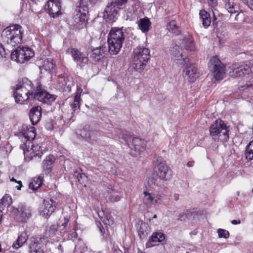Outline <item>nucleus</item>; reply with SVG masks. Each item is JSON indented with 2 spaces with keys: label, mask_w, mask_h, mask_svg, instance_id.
<instances>
[{
  "label": "nucleus",
  "mask_w": 253,
  "mask_h": 253,
  "mask_svg": "<svg viewBox=\"0 0 253 253\" xmlns=\"http://www.w3.org/2000/svg\"><path fill=\"white\" fill-rule=\"evenodd\" d=\"M13 95L15 102L20 104H27L34 99L49 104L54 101L56 96L46 91L41 84H39L34 93L30 81L27 79L20 81L13 86Z\"/></svg>",
  "instance_id": "obj_1"
},
{
  "label": "nucleus",
  "mask_w": 253,
  "mask_h": 253,
  "mask_svg": "<svg viewBox=\"0 0 253 253\" xmlns=\"http://www.w3.org/2000/svg\"><path fill=\"white\" fill-rule=\"evenodd\" d=\"M36 135L35 128L31 126H23L21 131L18 133L19 138L23 142V144L20 145V148L23 151L25 159L28 160H31L34 157L40 158L42 154L41 147L38 145H34L32 143Z\"/></svg>",
  "instance_id": "obj_2"
},
{
  "label": "nucleus",
  "mask_w": 253,
  "mask_h": 253,
  "mask_svg": "<svg viewBox=\"0 0 253 253\" xmlns=\"http://www.w3.org/2000/svg\"><path fill=\"white\" fill-rule=\"evenodd\" d=\"M125 36L122 28H112L108 37V50L111 54L116 55L120 51Z\"/></svg>",
  "instance_id": "obj_3"
},
{
  "label": "nucleus",
  "mask_w": 253,
  "mask_h": 253,
  "mask_svg": "<svg viewBox=\"0 0 253 253\" xmlns=\"http://www.w3.org/2000/svg\"><path fill=\"white\" fill-rule=\"evenodd\" d=\"M150 50L148 48L142 46L134 49L131 60L133 68L141 73L145 69L150 58Z\"/></svg>",
  "instance_id": "obj_4"
},
{
  "label": "nucleus",
  "mask_w": 253,
  "mask_h": 253,
  "mask_svg": "<svg viewBox=\"0 0 253 253\" xmlns=\"http://www.w3.org/2000/svg\"><path fill=\"white\" fill-rule=\"evenodd\" d=\"M21 29L22 27L17 24L6 27L1 34L3 41L12 46L20 43L22 40Z\"/></svg>",
  "instance_id": "obj_5"
},
{
  "label": "nucleus",
  "mask_w": 253,
  "mask_h": 253,
  "mask_svg": "<svg viewBox=\"0 0 253 253\" xmlns=\"http://www.w3.org/2000/svg\"><path fill=\"white\" fill-rule=\"evenodd\" d=\"M228 129L224 122L220 120L215 121L210 126V135L216 141H226L228 139Z\"/></svg>",
  "instance_id": "obj_6"
},
{
  "label": "nucleus",
  "mask_w": 253,
  "mask_h": 253,
  "mask_svg": "<svg viewBox=\"0 0 253 253\" xmlns=\"http://www.w3.org/2000/svg\"><path fill=\"white\" fill-rule=\"evenodd\" d=\"M208 66L216 81H221L224 79L226 74V67L217 56H213L211 58Z\"/></svg>",
  "instance_id": "obj_7"
},
{
  "label": "nucleus",
  "mask_w": 253,
  "mask_h": 253,
  "mask_svg": "<svg viewBox=\"0 0 253 253\" xmlns=\"http://www.w3.org/2000/svg\"><path fill=\"white\" fill-rule=\"evenodd\" d=\"M33 50L29 47H18L11 53V59L17 63H23L34 57Z\"/></svg>",
  "instance_id": "obj_8"
},
{
  "label": "nucleus",
  "mask_w": 253,
  "mask_h": 253,
  "mask_svg": "<svg viewBox=\"0 0 253 253\" xmlns=\"http://www.w3.org/2000/svg\"><path fill=\"white\" fill-rule=\"evenodd\" d=\"M88 10L87 6H79L74 17V24L79 28L84 26L88 20Z\"/></svg>",
  "instance_id": "obj_9"
},
{
  "label": "nucleus",
  "mask_w": 253,
  "mask_h": 253,
  "mask_svg": "<svg viewBox=\"0 0 253 253\" xmlns=\"http://www.w3.org/2000/svg\"><path fill=\"white\" fill-rule=\"evenodd\" d=\"M12 213L16 220L19 222H26L32 215L31 209L25 205H20L17 208H13Z\"/></svg>",
  "instance_id": "obj_10"
},
{
  "label": "nucleus",
  "mask_w": 253,
  "mask_h": 253,
  "mask_svg": "<svg viewBox=\"0 0 253 253\" xmlns=\"http://www.w3.org/2000/svg\"><path fill=\"white\" fill-rule=\"evenodd\" d=\"M119 6L115 2H112L107 5L103 12V18L107 22H113L116 20Z\"/></svg>",
  "instance_id": "obj_11"
},
{
  "label": "nucleus",
  "mask_w": 253,
  "mask_h": 253,
  "mask_svg": "<svg viewBox=\"0 0 253 253\" xmlns=\"http://www.w3.org/2000/svg\"><path fill=\"white\" fill-rule=\"evenodd\" d=\"M249 66L245 62L235 63L230 67L229 74L233 78L242 77L247 75V72L249 70Z\"/></svg>",
  "instance_id": "obj_12"
},
{
  "label": "nucleus",
  "mask_w": 253,
  "mask_h": 253,
  "mask_svg": "<svg viewBox=\"0 0 253 253\" xmlns=\"http://www.w3.org/2000/svg\"><path fill=\"white\" fill-rule=\"evenodd\" d=\"M155 171L159 177L163 180H168L171 177L166 162L162 159L158 160V163L155 167Z\"/></svg>",
  "instance_id": "obj_13"
},
{
  "label": "nucleus",
  "mask_w": 253,
  "mask_h": 253,
  "mask_svg": "<svg viewBox=\"0 0 253 253\" xmlns=\"http://www.w3.org/2000/svg\"><path fill=\"white\" fill-rule=\"evenodd\" d=\"M169 52L172 60L178 63L179 61L182 60L180 63L181 65H187L189 62V59L188 58H183L182 53V49L180 46L176 44L172 43L170 47Z\"/></svg>",
  "instance_id": "obj_14"
},
{
  "label": "nucleus",
  "mask_w": 253,
  "mask_h": 253,
  "mask_svg": "<svg viewBox=\"0 0 253 253\" xmlns=\"http://www.w3.org/2000/svg\"><path fill=\"white\" fill-rule=\"evenodd\" d=\"M130 148V154L133 156H137L145 149L144 141L137 137L131 139V144H128Z\"/></svg>",
  "instance_id": "obj_15"
},
{
  "label": "nucleus",
  "mask_w": 253,
  "mask_h": 253,
  "mask_svg": "<svg viewBox=\"0 0 253 253\" xmlns=\"http://www.w3.org/2000/svg\"><path fill=\"white\" fill-rule=\"evenodd\" d=\"M55 201L52 199L44 200L40 207V214L45 218L48 217L55 211Z\"/></svg>",
  "instance_id": "obj_16"
},
{
  "label": "nucleus",
  "mask_w": 253,
  "mask_h": 253,
  "mask_svg": "<svg viewBox=\"0 0 253 253\" xmlns=\"http://www.w3.org/2000/svg\"><path fill=\"white\" fill-rule=\"evenodd\" d=\"M61 2L58 0H49L45 4L44 8L50 16L53 18L61 14Z\"/></svg>",
  "instance_id": "obj_17"
},
{
  "label": "nucleus",
  "mask_w": 253,
  "mask_h": 253,
  "mask_svg": "<svg viewBox=\"0 0 253 253\" xmlns=\"http://www.w3.org/2000/svg\"><path fill=\"white\" fill-rule=\"evenodd\" d=\"M66 53L70 54L74 61L79 64L86 63L88 61V58L85 54L80 52L74 48H69L66 50Z\"/></svg>",
  "instance_id": "obj_18"
},
{
  "label": "nucleus",
  "mask_w": 253,
  "mask_h": 253,
  "mask_svg": "<svg viewBox=\"0 0 253 253\" xmlns=\"http://www.w3.org/2000/svg\"><path fill=\"white\" fill-rule=\"evenodd\" d=\"M143 194V203L148 207H150L153 205L158 204L161 199V196L158 194L144 191Z\"/></svg>",
  "instance_id": "obj_19"
},
{
  "label": "nucleus",
  "mask_w": 253,
  "mask_h": 253,
  "mask_svg": "<svg viewBox=\"0 0 253 253\" xmlns=\"http://www.w3.org/2000/svg\"><path fill=\"white\" fill-rule=\"evenodd\" d=\"M181 44L187 51H195L197 50L194 39L190 35L183 37Z\"/></svg>",
  "instance_id": "obj_20"
},
{
  "label": "nucleus",
  "mask_w": 253,
  "mask_h": 253,
  "mask_svg": "<svg viewBox=\"0 0 253 253\" xmlns=\"http://www.w3.org/2000/svg\"><path fill=\"white\" fill-rule=\"evenodd\" d=\"M185 78L187 79L189 82H194L198 77L197 69L192 65H187L183 72Z\"/></svg>",
  "instance_id": "obj_21"
},
{
  "label": "nucleus",
  "mask_w": 253,
  "mask_h": 253,
  "mask_svg": "<svg viewBox=\"0 0 253 253\" xmlns=\"http://www.w3.org/2000/svg\"><path fill=\"white\" fill-rule=\"evenodd\" d=\"M42 108L37 106L31 108L29 112V117L33 125L37 124L40 120L42 115Z\"/></svg>",
  "instance_id": "obj_22"
},
{
  "label": "nucleus",
  "mask_w": 253,
  "mask_h": 253,
  "mask_svg": "<svg viewBox=\"0 0 253 253\" xmlns=\"http://www.w3.org/2000/svg\"><path fill=\"white\" fill-rule=\"evenodd\" d=\"M225 8L231 14L238 12L241 9L238 0H227L225 3Z\"/></svg>",
  "instance_id": "obj_23"
},
{
  "label": "nucleus",
  "mask_w": 253,
  "mask_h": 253,
  "mask_svg": "<svg viewBox=\"0 0 253 253\" xmlns=\"http://www.w3.org/2000/svg\"><path fill=\"white\" fill-rule=\"evenodd\" d=\"M106 52V47L100 46L92 50L90 57L95 61H99L102 59Z\"/></svg>",
  "instance_id": "obj_24"
},
{
  "label": "nucleus",
  "mask_w": 253,
  "mask_h": 253,
  "mask_svg": "<svg viewBox=\"0 0 253 253\" xmlns=\"http://www.w3.org/2000/svg\"><path fill=\"white\" fill-rule=\"evenodd\" d=\"M29 249L30 253H43L42 245L37 239L33 238L31 240Z\"/></svg>",
  "instance_id": "obj_25"
},
{
  "label": "nucleus",
  "mask_w": 253,
  "mask_h": 253,
  "mask_svg": "<svg viewBox=\"0 0 253 253\" xmlns=\"http://www.w3.org/2000/svg\"><path fill=\"white\" fill-rule=\"evenodd\" d=\"M82 91L83 90L81 88L77 89L76 95L74 98L73 102L71 104V108L74 112H75L77 110L80 109L81 101L80 97Z\"/></svg>",
  "instance_id": "obj_26"
},
{
  "label": "nucleus",
  "mask_w": 253,
  "mask_h": 253,
  "mask_svg": "<svg viewBox=\"0 0 253 253\" xmlns=\"http://www.w3.org/2000/svg\"><path fill=\"white\" fill-rule=\"evenodd\" d=\"M28 236L26 232H22L18 237L16 242L13 243L12 247L14 249H18L22 247L27 241Z\"/></svg>",
  "instance_id": "obj_27"
},
{
  "label": "nucleus",
  "mask_w": 253,
  "mask_h": 253,
  "mask_svg": "<svg viewBox=\"0 0 253 253\" xmlns=\"http://www.w3.org/2000/svg\"><path fill=\"white\" fill-rule=\"evenodd\" d=\"M151 25V22L148 18H141L138 21V27L143 33L148 32Z\"/></svg>",
  "instance_id": "obj_28"
},
{
  "label": "nucleus",
  "mask_w": 253,
  "mask_h": 253,
  "mask_svg": "<svg viewBox=\"0 0 253 253\" xmlns=\"http://www.w3.org/2000/svg\"><path fill=\"white\" fill-rule=\"evenodd\" d=\"M199 15L203 25L205 27H209L211 23L210 14L205 10L200 11Z\"/></svg>",
  "instance_id": "obj_29"
},
{
  "label": "nucleus",
  "mask_w": 253,
  "mask_h": 253,
  "mask_svg": "<svg viewBox=\"0 0 253 253\" xmlns=\"http://www.w3.org/2000/svg\"><path fill=\"white\" fill-rule=\"evenodd\" d=\"M98 216L100 217L101 221L106 225H111L113 223V218L110 213H107L105 214L104 211L98 212Z\"/></svg>",
  "instance_id": "obj_30"
},
{
  "label": "nucleus",
  "mask_w": 253,
  "mask_h": 253,
  "mask_svg": "<svg viewBox=\"0 0 253 253\" xmlns=\"http://www.w3.org/2000/svg\"><path fill=\"white\" fill-rule=\"evenodd\" d=\"M54 66L55 65L52 59H46L43 61L42 65L40 67V69L42 71L43 70L46 71H50L53 69Z\"/></svg>",
  "instance_id": "obj_31"
},
{
  "label": "nucleus",
  "mask_w": 253,
  "mask_h": 253,
  "mask_svg": "<svg viewBox=\"0 0 253 253\" xmlns=\"http://www.w3.org/2000/svg\"><path fill=\"white\" fill-rule=\"evenodd\" d=\"M42 183V180L41 177H34L29 183V188L33 190H37L39 188Z\"/></svg>",
  "instance_id": "obj_32"
},
{
  "label": "nucleus",
  "mask_w": 253,
  "mask_h": 253,
  "mask_svg": "<svg viewBox=\"0 0 253 253\" xmlns=\"http://www.w3.org/2000/svg\"><path fill=\"white\" fill-rule=\"evenodd\" d=\"M167 29L172 34L178 35L180 33L179 27L177 25L175 21L172 20L167 26Z\"/></svg>",
  "instance_id": "obj_33"
},
{
  "label": "nucleus",
  "mask_w": 253,
  "mask_h": 253,
  "mask_svg": "<svg viewBox=\"0 0 253 253\" xmlns=\"http://www.w3.org/2000/svg\"><path fill=\"white\" fill-rule=\"evenodd\" d=\"M165 239V235L162 232H155L151 236V240L154 242H161L163 241Z\"/></svg>",
  "instance_id": "obj_34"
},
{
  "label": "nucleus",
  "mask_w": 253,
  "mask_h": 253,
  "mask_svg": "<svg viewBox=\"0 0 253 253\" xmlns=\"http://www.w3.org/2000/svg\"><path fill=\"white\" fill-rule=\"evenodd\" d=\"M245 154L247 160H252L253 159V141L248 145Z\"/></svg>",
  "instance_id": "obj_35"
},
{
  "label": "nucleus",
  "mask_w": 253,
  "mask_h": 253,
  "mask_svg": "<svg viewBox=\"0 0 253 253\" xmlns=\"http://www.w3.org/2000/svg\"><path fill=\"white\" fill-rule=\"evenodd\" d=\"M99 136V132L96 130L92 129L89 136L87 137V141L89 143H93L96 141Z\"/></svg>",
  "instance_id": "obj_36"
},
{
  "label": "nucleus",
  "mask_w": 253,
  "mask_h": 253,
  "mask_svg": "<svg viewBox=\"0 0 253 253\" xmlns=\"http://www.w3.org/2000/svg\"><path fill=\"white\" fill-rule=\"evenodd\" d=\"M54 160L55 159L53 156L49 155L47 156L43 162V167H46L47 169H50Z\"/></svg>",
  "instance_id": "obj_37"
},
{
  "label": "nucleus",
  "mask_w": 253,
  "mask_h": 253,
  "mask_svg": "<svg viewBox=\"0 0 253 253\" xmlns=\"http://www.w3.org/2000/svg\"><path fill=\"white\" fill-rule=\"evenodd\" d=\"M91 130L92 129H90L89 127H85L80 130L79 134L87 141V136H89Z\"/></svg>",
  "instance_id": "obj_38"
},
{
  "label": "nucleus",
  "mask_w": 253,
  "mask_h": 253,
  "mask_svg": "<svg viewBox=\"0 0 253 253\" xmlns=\"http://www.w3.org/2000/svg\"><path fill=\"white\" fill-rule=\"evenodd\" d=\"M217 233L219 238H224L227 239L229 237V232L223 229H218Z\"/></svg>",
  "instance_id": "obj_39"
},
{
  "label": "nucleus",
  "mask_w": 253,
  "mask_h": 253,
  "mask_svg": "<svg viewBox=\"0 0 253 253\" xmlns=\"http://www.w3.org/2000/svg\"><path fill=\"white\" fill-rule=\"evenodd\" d=\"M0 201L4 206H6V205H9L11 203V198L8 195H5L2 197Z\"/></svg>",
  "instance_id": "obj_40"
},
{
  "label": "nucleus",
  "mask_w": 253,
  "mask_h": 253,
  "mask_svg": "<svg viewBox=\"0 0 253 253\" xmlns=\"http://www.w3.org/2000/svg\"><path fill=\"white\" fill-rule=\"evenodd\" d=\"M122 196L117 195V194H112L109 197V201L111 202H115L119 201L121 198Z\"/></svg>",
  "instance_id": "obj_41"
},
{
  "label": "nucleus",
  "mask_w": 253,
  "mask_h": 253,
  "mask_svg": "<svg viewBox=\"0 0 253 253\" xmlns=\"http://www.w3.org/2000/svg\"><path fill=\"white\" fill-rule=\"evenodd\" d=\"M58 81L59 83L61 84V87H63L67 84V79L64 77H59Z\"/></svg>",
  "instance_id": "obj_42"
},
{
  "label": "nucleus",
  "mask_w": 253,
  "mask_h": 253,
  "mask_svg": "<svg viewBox=\"0 0 253 253\" xmlns=\"http://www.w3.org/2000/svg\"><path fill=\"white\" fill-rule=\"evenodd\" d=\"M7 54L3 45L0 43V60L6 57Z\"/></svg>",
  "instance_id": "obj_43"
},
{
  "label": "nucleus",
  "mask_w": 253,
  "mask_h": 253,
  "mask_svg": "<svg viewBox=\"0 0 253 253\" xmlns=\"http://www.w3.org/2000/svg\"><path fill=\"white\" fill-rule=\"evenodd\" d=\"M249 66V70L247 72V75L253 74V60L250 62H246Z\"/></svg>",
  "instance_id": "obj_44"
},
{
  "label": "nucleus",
  "mask_w": 253,
  "mask_h": 253,
  "mask_svg": "<svg viewBox=\"0 0 253 253\" xmlns=\"http://www.w3.org/2000/svg\"><path fill=\"white\" fill-rule=\"evenodd\" d=\"M148 227V226L145 224H142L141 225V227H140V228L139 230V232H141L142 235H140V238L144 237L148 234V232H147L146 230L145 231H142L141 230L143 229V228H145L146 229H147Z\"/></svg>",
  "instance_id": "obj_45"
},
{
  "label": "nucleus",
  "mask_w": 253,
  "mask_h": 253,
  "mask_svg": "<svg viewBox=\"0 0 253 253\" xmlns=\"http://www.w3.org/2000/svg\"><path fill=\"white\" fill-rule=\"evenodd\" d=\"M243 2L247 4L248 7L253 10V0H242Z\"/></svg>",
  "instance_id": "obj_46"
},
{
  "label": "nucleus",
  "mask_w": 253,
  "mask_h": 253,
  "mask_svg": "<svg viewBox=\"0 0 253 253\" xmlns=\"http://www.w3.org/2000/svg\"><path fill=\"white\" fill-rule=\"evenodd\" d=\"M208 4L211 8H214L217 5V1L216 0H207Z\"/></svg>",
  "instance_id": "obj_47"
},
{
  "label": "nucleus",
  "mask_w": 253,
  "mask_h": 253,
  "mask_svg": "<svg viewBox=\"0 0 253 253\" xmlns=\"http://www.w3.org/2000/svg\"><path fill=\"white\" fill-rule=\"evenodd\" d=\"M57 230V225H52L50 226L49 229V232L50 234H54V232Z\"/></svg>",
  "instance_id": "obj_48"
},
{
  "label": "nucleus",
  "mask_w": 253,
  "mask_h": 253,
  "mask_svg": "<svg viewBox=\"0 0 253 253\" xmlns=\"http://www.w3.org/2000/svg\"><path fill=\"white\" fill-rule=\"evenodd\" d=\"M113 253H123V252L119 249L118 246H114L113 248Z\"/></svg>",
  "instance_id": "obj_49"
},
{
  "label": "nucleus",
  "mask_w": 253,
  "mask_h": 253,
  "mask_svg": "<svg viewBox=\"0 0 253 253\" xmlns=\"http://www.w3.org/2000/svg\"><path fill=\"white\" fill-rule=\"evenodd\" d=\"M114 1L118 5H122L126 2L127 0H114Z\"/></svg>",
  "instance_id": "obj_50"
},
{
  "label": "nucleus",
  "mask_w": 253,
  "mask_h": 253,
  "mask_svg": "<svg viewBox=\"0 0 253 253\" xmlns=\"http://www.w3.org/2000/svg\"><path fill=\"white\" fill-rule=\"evenodd\" d=\"M90 0H80V6H86Z\"/></svg>",
  "instance_id": "obj_51"
},
{
  "label": "nucleus",
  "mask_w": 253,
  "mask_h": 253,
  "mask_svg": "<svg viewBox=\"0 0 253 253\" xmlns=\"http://www.w3.org/2000/svg\"><path fill=\"white\" fill-rule=\"evenodd\" d=\"M17 183L18 184V185H17L16 186V188L17 189V190H20L22 186V182L21 181H18Z\"/></svg>",
  "instance_id": "obj_52"
},
{
  "label": "nucleus",
  "mask_w": 253,
  "mask_h": 253,
  "mask_svg": "<svg viewBox=\"0 0 253 253\" xmlns=\"http://www.w3.org/2000/svg\"><path fill=\"white\" fill-rule=\"evenodd\" d=\"M231 223L234 225H236L240 224L241 223V221L240 220H232Z\"/></svg>",
  "instance_id": "obj_53"
},
{
  "label": "nucleus",
  "mask_w": 253,
  "mask_h": 253,
  "mask_svg": "<svg viewBox=\"0 0 253 253\" xmlns=\"http://www.w3.org/2000/svg\"><path fill=\"white\" fill-rule=\"evenodd\" d=\"M242 12V10H240L238 12H237L238 14L236 15L235 17V20L236 21H238V17L239 16V15L241 14V13Z\"/></svg>",
  "instance_id": "obj_54"
},
{
  "label": "nucleus",
  "mask_w": 253,
  "mask_h": 253,
  "mask_svg": "<svg viewBox=\"0 0 253 253\" xmlns=\"http://www.w3.org/2000/svg\"><path fill=\"white\" fill-rule=\"evenodd\" d=\"M173 197H174V199L175 200V201H177L179 199V195L177 194H175L173 196Z\"/></svg>",
  "instance_id": "obj_55"
},
{
  "label": "nucleus",
  "mask_w": 253,
  "mask_h": 253,
  "mask_svg": "<svg viewBox=\"0 0 253 253\" xmlns=\"http://www.w3.org/2000/svg\"><path fill=\"white\" fill-rule=\"evenodd\" d=\"M245 86L246 88H248L249 87H251V86H253V84H248V83H247L245 85Z\"/></svg>",
  "instance_id": "obj_56"
},
{
  "label": "nucleus",
  "mask_w": 253,
  "mask_h": 253,
  "mask_svg": "<svg viewBox=\"0 0 253 253\" xmlns=\"http://www.w3.org/2000/svg\"><path fill=\"white\" fill-rule=\"evenodd\" d=\"M187 166L189 167H191L193 166V162H188L187 164Z\"/></svg>",
  "instance_id": "obj_57"
},
{
  "label": "nucleus",
  "mask_w": 253,
  "mask_h": 253,
  "mask_svg": "<svg viewBox=\"0 0 253 253\" xmlns=\"http://www.w3.org/2000/svg\"><path fill=\"white\" fill-rule=\"evenodd\" d=\"M10 181H14V182H17H17H18V181H17L16 179H15L14 178H11V179H10Z\"/></svg>",
  "instance_id": "obj_58"
},
{
  "label": "nucleus",
  "mask_w": 253,
  "mask_h": 253,
  "mask_svg": "<svg viewBox=\"0 0 253 253\" xmlns=\"http://www.w3.org/2000/svg\"><path fill=\"white\" fill-rule=\"evenodd\" d=\"M68 223L67 222H64L63 224H62V226H64V227L65 228L66 226H67V224Z\"/></svg>",
  "instance_id": "obj_59"
},
{
  "label": "nucleus",
  "mask_w": 253,
  "mask_h": 253,
  "mask_svg": "<svg viewBox=\"0 0 253 253\" xmlns=\"http://www.w3.org/2000/svg\"><path fill=\"white\" fill-rule=\"evenodd\" d=\"M64 222H67V223H68L69 222V219H68V218H64Z\"/></svg>",
  "instance_id": "obj_60"
},
{
  "label": "nucleus",
  "mask_w": 253,
  "mask_h": 253,
  "mask_svg": "<svg viewBox=\"0 0 253 253\" xmlns=\"http://www.w3.org/2000/svg\"><path fill=\"white\" fill-rule=\"evenodd\" d=\"M83 177H85V175L84 174H82L80 175L81 178H82Z\"/></svg>",
  "instance_id": "obj_61"
},
{
  "label": "nucleus",
  "mask_w": 253,
  "mask_h": 253,
  "mask_svg": "<svg viewBox=\"0 0 253 253\" xmlns=\"http://www.w3.org/2000/svg\"><path fill=\"white\" fill-rule=\"evenodd\" d=\"M157 218V215L154 214V216H153V218Z\"/></svg>",
  "instance_id": "obj_62"
},
{
  "label": "nucleus",
  "mask_w": 253,
  "mask_h": 253,
  "mask_svg": "<svg viewBox=\"0 0 253 253\" xmlns=\"http://www.w3.org/2000/svg\"><path fill=\"white\" fill-rule=\"evenodd\" d=\"M124 139H125V141H126V142H128V140H127V139H126V138H124Z\"/></svg>",
  "instance_id": "obj_63"
},
{
  "label": "nucleus",
  "mask_w": 253,
  "mask_h": 253,
  "mask_svg": "<svg viewBox=\"0 0 253 253\" xmlns=\"http://www.w3.org/2000/svg\"><path fill=\"white\" fill-rule=\"evenodd\" d=\"M138 253H143V252H142L139 251V252H138Z\"/></svg>",
  "instance_id": "obj_64"
}]
</instances>
